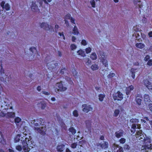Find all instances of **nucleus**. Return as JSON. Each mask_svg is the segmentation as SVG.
<instances>
[{
    "instance_id": "obj_59",
    "label": "nucleus",
    "mask_w": 152,
    "mask_h": 152,
    "mask_svg": "<svg viewBox=\"0 0 152 152\" xmlns=\"http://www.w3.org/2000/svg\"><path fill=\"white\" fill-rule=\"evenodd\" d=\"M72 74L74 76H76L77 74V71L75 69H72Z\"/></svg>"
},
{
    "instance_id": "obj_47",
    "label": "nucleus",
    "mask_w": 152,
    "mask_h": 152,
    "mask_svg": "<svg viewBox=\"0 0 152 152\" xmlns=\"http://www.w3.org/2000/svg\"><path fill=\"white\" fill-rule=\"evenodd\" d=\"M126 140L124 138H121L119 140V142L121 144H123L125 143Z\"/></svg>"
},
{
    "instance_id": "obj_29",
    "label": "nucleus",
    "mask_w": 152,
    "mask_h": 152,
    "mask_svg": "<svg viewBox=\"0 0 152 152\" xmlns=\"http://www.w3.org/2000/svg\"><path fill=\"white\" fill-rule=\"evenodd\" d=\"M64 145H58L57 147V150L59 152H62L64 149Z\"/></svg>"
},
{
    "instance_id": "obj_63",
    "label": "nucleus",
    "mask_w": 152,
    "mask_h": 152,
    "mask_svg": "<svg viewBox=\"0 0 152 152\" xmlns=\"http://www.w3.org/2000/svg\"><path fill=\"white\" fill-rule=\"evenodd\" d=\"M42 93L43 94L46 95H50V94L49 93L47 92H46L45 91H42Z\"/></svg>"
},
{
    "instance_id": "obj_54",
    "label": "nucleus",
    "mask_w": 152,
    "mask_h": 152,
    "mask_svg": "<svg viewBox=\"0 0 152 152\" xmlns=\"http://www.w3.org/2000/svg\"><path fill=\"white\" fill-rule=\"evenodd\" d=\"M58 34L60 36L59 37L61 38H63V39H65V37L64 36V34L63 32H59L58 33Z\"/></svg>"
},
{
    "instance_id": "obj_2",
    "label": "nucleus",
    "mask_w": 152,
    "mask_h": 152,
    "mask_svg": "<svg viewBox=\"0 0 152 152\" xmlns=\"http://www.w3.org/2000/svg\"><path fill=\"white\" fill-rule=\"evenodd\" d=\"M40 27L41 28L46 31H52L54 30L53 27L46 22L42 23L40 24Z\"/></svg>"
},
{
    "instance_id": "obj_39",
    "label": "nucleus",
    "mask_w": 152,
    "mask_h": 152,
    "mask_svg": "<svg viewBox=\"0 0 152 152\" xmlns=\"http://www.w3.org/2000/svg\"><path fill=\"white\" fill-rule=\"evenodd\" d=\"M143 141L145 144H148L151 142V140L150 139L146 137H145V139L143 141Z\"/></svg>"
},
{
    "instance_id": "obj_20",
    "label": "nucleus",
    "mask_w": 152,
    "mask_h": 152,
    "mask_svg": "<svg viewBox=\"0 0 152 152\" xmlns=\"http://www.w3.org/2000/svg\"><path fill=\"white\" fill-rule=\"evenodd\" d=\"M142 97L141 95L137 94L136 98V101L137 104H141Z\"/></svg>"
},
{
    "instance_id": "obj_40",
    "label": "nucleus",
    "mask_w": 152,
    "mask_h": 152,
    "mask_svg": "<svg viewBox=\"0 0 152 152\" xmlns=\"http://www.w3.org/2000/svg\"><path fill=\"white\" fill-rule=\"evenodd\" d=\"M120 113V111L118 109H116L114 111L113 115L114 117H117Z\"/></svg>"
},
{
    "instance_id": "obj_25",
    "label": "nucleus",
    "mask_w": 152,
    "mask_h": 152,
    "mask_svg": "<svg viewBox=\"0 0 152 152\" xmlns=\"http://www.w3.org/2000/svg\"><path fill=\"white\" fill-rule=\"evenodd\" d=\"M108 143L107 142L104 141L102 142L100 145L102 148L105 149L108 148Z\"/></svg>"
},
{
    "instance_id": "obj_19",
    "label": "nucleus",
    "mask_w": 152,
    "mask_h": 152,
    "mask_svg": "<svg viewBox=\"0 0 152 152\" xmlns=\"http://www.w3.org/2000/svg\"><path fill=\"white\" fill-rule=\"evenodd\" d=\"M144 99L145 104H152L150 103L151 102V99L149 98V96L147 94H145L144 96Z\"/></svg>"
},
{
    "instance_id": "obj_4",
    "label": "nucleus",
    "mask_w": 152,
    "mask_h": 152,
    "mask_svg": "<svg viewBox=\"0 0 152 152\" xmlns=\"http://www.w3.org/2000/svg\"><path fill=\"white\" fill-rule=\"evenodd\" d=\"M0 80L3 82H6L9 80L8 77L6 75L3 69L0 70Z\"/></svg>"
},
{
    "instance_id": "obj_37",
    "label": "nucleus",
    "mask_w": 152,
    "mask_h": 152,
    "mask_svg": "<svg viewBox=\"0 0 152 152\" xmlns=\"http://www.w3.org/2000/svg\"><path fill=\"white\" fill-rule=\"evenodd\" d=\"M7 116L9 118H12L14 117L15 116V114L14 113L10 112L7 114Z\"/></svg>"
},
{
    "instance_id": "obj_17",
    "label": "nucleus",
    "mask_w": 152,
    "mask_h": 152,
    "mask_svg": "<svg viewBox=\"0 0 152 152\" xmlns=\"http://www.w3.org/2000/svg\"><path fill=\"white\" fill-rule=\"evenodd\" d=\"M83 110L86 113H88L91 110L92 108L90 107V105H82Z\"/></svg>"
},
{
    "instance_id": "obj_23",
    "label": "nucleus",
    "mask_w": 152,
    "mask_h": 152,
    "mask_svg": "<svg viewBox=\"0 0 152 152\" xmlns=\"http://www.w3.org/2000/svg\"><path fill=\"white\" fill-rule=\"evenodd\" d=\"M134 89V86L132 85L126 87V94L127 96L129 95L130 93V91H131L133 90Z\"/></svg>"
},
{
    "instance_id": "obj_48",
    "label": "nucleus",
    "mask_w": 152,
    "mask_h": 152,
    "mask_svg": "<svg viewBox=\"0 0 152 152\" xmlns=\"http://www.w3.org/2000/svg\"><path fill=\"white\" fill-rule=\"evenodd\" d=\"M21 119L19 117H17L15 119V122L17 125L21 121Z\"/></svg>"
},
{
    "instance_id": "obj_64",
    "label": "nucleus",
    "mask_w": 152,
    "mask_h": 152,
    "mask_svg": "<svg viewBox=\"0 0 152 152\" xmlns=\"http://www.w3.org/2000/svg\"><path fill=\"white\" fill-rule=\"evenodd\" d=\"M59 26L58 25H56L55 27V29L56 32H57L58 31V29L59 28Z\"/></svg>"
},
{
    "instance_id": "obj_57",
    "label": "nucleus",
    "mask_w": 152,
    "mask_h": 152,
    "mask_svg": "<svg viewBox=\"0 0 152 152\" xmlns=\"http://www.w3.org/2000/svg\"><path fill=\"white\" fill-rule=\"evenodd\" d=\"M124 148L127 150H128L130 148V147L128 145H125L124 146Z\"/></svg>"
},
{
    "instance_id": "obj_58",
    "label": "nucleus",
    "mask_w": 152,
    "mask_h": 152,
    "mask_svg": "<svg viewBox=\"0 0 152 152\" xmlns=\"http://www.w3.org/2000/svg\"><path fill=\"white\" fill-rule=\"evenodd\" d=\"M77 99H73L72 100V103H70V104H76L77 103H76V102L77 101Z\"/></svg>"
},
{
    "instance_id": "obj_33",
    "label": "nucleus",
    "mask_w": 152,
    "mask_h": 152,
    "mask_svg": "<svg viewBox=\"0 0 152 152\" xmlns=\"http://www.w3.org/2000/svg\"><path fill=\"white\" fill-rule=\"evenodd\" d=\"M20 134H18L14 138V142L16 143L19 142L20 140Z\"/></svg>"
},
{
    "instance_id": "obj_24",
    "label": "nucleus",
    "mask_w": 152,
    "mask_h": 152,
    "mask_svg": "<svg viewBox=\"0 0 152 152\" xmlns=\"http://www.w3.org/2000/svg\"><path fill=\"white\" fill-rule=\"evenodd\" d=\"M140 34H141V36H142V34L140 32L139 33L138 32H136L133 34L132 36L133 37H135L136 38V39H137V41L138 42H140L141 41V39L139 38L140 37Z\"/></svg>"
},
{
    "instance_id": "obj_42",
    "label": "nucleus",
    "mask_w": 152,
    "mask_h": 152,
    "mask_svg": "<svg viewBox=\"0 0 152 152\" xmlns=\"http://www.w3.org/2000/svg\"><path fill=\"white\" fill-rule=\"evenodd\" d=\"M138 120L137 119L132 118L130 121V122L132 123H137L138 122Z\"/></svg>"
},
{
    "instance_id": "obj_6",
    "label": "nucleus",
    "mask_w": 152,
    "mask_h": 152,
    "mask_svg": "<svg viewBox=\"0 0 152 152\" xmlns=\"http://www.w3.org/2000/svg\"><path fill=\"white\" fill-rule=\"evenodd\" d=\"M113 97L115 101H121L123 99V94L119 91L113 95Z\"/></svg>"
},
{
    "instance_id": "obj_1",
    "label": "nucleus",
    "mask_w": 152,
    "mask_h": 152,
    "mask_svg": "<svg viewBox=\"0 0 152 152\" xmlns=\"http://www.w3.org/2000/svg\"><path fill=\"white\" fill-rule=\"evenodd\" d=\"M63 82L61 81L56 83L55 90L56 93H59L60 92L64 91L66 90V87L63 85Z\"/></svg>"
},
{
    "instance_id": "obj_22",
    "label": "nucleus",
    "mask_w": 152,
    "mask_h": 152,
    "mask_svg": "<svg viewBox=\"0 0 152 152\" xmlns=\"http://www.w3.org/2000/svg\"><path fill=\"white\" fill-rule=\"evenodd\" d=\"M20 140L23 142V141L27 142V135L26 134L22 133L20 134Z\"/></svg>"
},
{
    "instance_id": "obj_62",
    "label": "nucleus",
    "mask_w": 152,
    "mask_h": 152,
    "mask_svg": "<svg viewBox=\"0 0 152 152\" xmlns=\"http://www.w3.org/2000/svg\"><path fill=\"white\" fill-rule=\"evenodd\" d=\"M86 126L88 127H89L90 125V122L89 121H86Z\"/></svg>"
},
{
    "instance_id": "obj_49",
    "label": "nucleus",
    "mask_w": 152,
    "mask_h": 152,
    "mask_svg": "<svg viewBox=\"0 0 152 152\" xmlns=\"http://www.w3.org/2000/svg\"><path fill=\"white\" fill-rule=\"evenodd\" d=\"M65 79L68 81L69 84H72L73 83V81L70 79V78L69 77H65Z\"/></svg>"
},
{
    "instance_id": "obj_28",
    "label": "nucleus",
    "mask_w": 152,
    "mask_h": 152,
    "mask_svg": "<svg viewBox=\"0 0 152 152\" xmlns=\"http://www.w3.org/2000/svg\"><path fill=\"white\" fill-rule=\"evenodd\" d=\"M135 45L137 48L139 49H142L145 46V45L142 43H137Z\"/></svg>"
},
{
    "instance_id": "obj_13",
    "label": "nucleus",
    "mask_w": 152,
    "mask_h": 152,
    "mask_svg": "<svg viewBox=\"0 0 152 152\" xmlns=\"http://www.w3.org/2000/svg\"><path fill=\"white\" fill-rule=\"evenodd\" d=\"M27 145L29 146V147L31 148H33L34 146V142L31 139V138L30 136L27 135V142L25 141Z\"/></svg>"
},
{
    "instance_id": "obj_50",
    "label": "nucleus",
    "mask_w": 152,
    "mask_h": 152,
    "mask_svg": "<svg viewBox=\"0 0 152 152\" xmlns=\"http://www.w3.org/2000/svg\"><path fill=\"white\" fill-rule=\"evenodd\" d=\"M73 114L74 116L77 117L78 116V113L77 110H75L73 112Z\"/></svg>"
},
{
    "instance_id": "obj_34",
    "label": "nucleus",
    "mask_w": 152,
    "mask_h": 152,
    "mask_svg": "<svg viewBox=\"0 0 152 152\" xmlns=\"http://www.w3.org/2000/svg\"><path fill=\"white\" fill-rule=\"evenodd\" d=\"M105 96L104 93L100 94L98 96L99 100L101 102L102 101Z\"/></svg>"
},
{
    "instance_id": "obj_7",
    "label": "nucleus",
    "mask_w": 152,
    "mask_h": 152,
    "mask_svg": "<svg viewBox=\"0 0 152 152\" xmlns=\"http://www.w3.org/2000/svg\"><path fill=\"white\" fill-rule=\"evenodd\" d=\"M58 65L56 61H52L50 62H48L47 64V66L48 68L50 69H52L55 68Z\"/></svg>"
},
{
    "instance_id": "obj_41",
    "label": "nucleus",
    "mask_w": 152,
    "mask_h": 152,
    "mask_svg": "<svg viewBox=\"0 0 152 152\" xmlns=\"http://www.w3.org/2000/svg\"><path fill=\"white\" fill-rule=\"evenodd\" d=\"M137 69H131V72H132L131 76L133 79L135 77V70H136Z\"/></svg>"
},
{
    "instance_id": "obj_51",
    "label": "nucleus",
    "mask_w": 152,
    "mask_h": 152,
    "mask_svg": "<svg viewBox=\"0 0 152 152\" xmlns=\"http://www.w3.org/2000/svg\"><path fill=\"white\" fill-rule=\"evenodd\" d=\"M16 149L19 151H21L22 149L23 148L20 145H18L16 146Z\"/></svg>"
},
{
    "instance_id": "obj_21",
    "label": "nucleus",
    "mask_w": 152,
    "mask_h": 152,
    "mask_svg": "<svg viewBox=\"0 0 152 152\" xmlns=\"http://www.w3.org/2000/svg\"><path fill=\"white\" fill-rule=\"evenodd\" d=\"M124 133V132L122 130H119L115 133V136L117 138H119L123 136Z\"/></svg>"
},
{
    "instance_id": "obj_31",
    "label": "nucleus",
    "mask_w": 152,
    "mask_h": 152,
    "mask_svg": "<svg viewBox=\"0 0 152 152\" xmlns=\"http://www.w3.org/2000/svg\"><path fill=\"white\" fill-rule=\"evenodd\" d=\"M90 57L93 60H96L97 58V55L95 53H92L90 55Z\"/></svg>"
},
{
    "instance_id": "obj_45",
    "label": "nucleus",
    "mask_w": 152,
    "mask_h": 152,
    "mask_svg": "<svg viewBox=\"0 0 152 152\" xmlns=\"http://www.w3.org/2000/svg\"><path fill=\"white\" fill-rule=\"evenodd\" d=\"M88 42L85 39H82L81 42V44L84 46H86L88 44Z\"/></svg>"
},
{
    "instance_id": "obj_5",
    "label": "nucleus",
    "mask_w": 152,
    "mask_h": 152,
    "mask_svg": "<svg viewBox=\"0 0 152 152\" xmlns=\"http://www.w3.org/2000/svg\"><path fill=\"white\" fill-rule=\"evenodd\" d=\"M136 133V137L138 140L142 141L145 139L146 135L142 131H139L137 132Z\"/></svg>"
},
{
    "instance_id": "obj_38",
    "label": "nucleus",
    "mask_w": 152,
    "mask_h": 152,
    "mask_svg": "<svg viewBox=\"0 0 152 152\" xmlns=\"http://www.w3.org/2000/svg\"><path fill=\"white\" fill-rule=\"evenodd\" d=\"M69 131L72 134H75L76 132V130L73 127H71L69 129Z\"/></svg>"
},
{
    "instance_id": "obj_35",
    "label": "nucleus",
    "mask_w": 152,
    "mask_h": 152,
    "mask_svg": "<svg viewBox=\"0 0 152 152\" xmlns=\"http://www.w3.org/2000/svg\"><path fill=\"white\" fill-rule=\"evenodd\" d=\"M77 53L78 54V55L82 57H84L85 56V52L81 50H79L77 51Z\"/></svg>"
},
{
    "instance_id": "obj_3",
    "label": "nucleus",
    "mask_w": 152,
    "mask_h": 152,
    "mask_svg": "<svg viewBox=\"0 0 152 152\" xmlns=\"http://www.w3.org/2000/svg\"><path fill=\"white\" fill-rule=\"evenodd\" d=\"M29 50L31 54V55L29 56V60L32 61L35 59H36V55H37V51L36 48L34 47H31L30 48Z\"/></svg>"
},
{
    "instance_id": "obj_10",
    "label": "nucleus",
    "mask_w": 152,
    "mask_h": 152,
    "mask_svg": "<svg viewBox=\"0 0 152 152\" xmlns=\"http://www.w3.org/2000/svg\"><path fill=\"white\" fill-rule=\"evenodd\" d=\"M45 127L44 126L34 127V130L37 132L39 133L42 135H44L45 134Z\"/></svg>"
},
{
    "instance_id": "obj_18",
    "label": "nucleus",
    "mask_w": 152,
    "mask_h": 152,
    "mask_svg": "<svg viewBox=\"0 0 152 152\" xmlns=\"http://www.w3.org/2000/svg\"><path fill=\"white\" fill-rule=\"evenodd\" d=\"M120 148L122 147L117 144L114 143L113 145L112 148L115 152H119Z\"/></svg>"
},
{
    "instance_id": "obj_52",
    "label": "nucleus",
    "mask_w": 152,
    "mask_h": 152,
    "mask_svg": "<svg viewBox=\"0 0 152 152\" xmlns=\"http://www.w3.org/2000/svg\"><path fill=\"white\" fill-rule=\"evenodd\" d=\"M115 75V74L113 72H110L108 75L107 77L108 78H111L114 77Z\"/></svg>"
},
{
    "instance_id": "obj_27",
    "label": "nucleus",
    "mask_w": 152,
    "mask_h": 152,
    "mask_svg": "<svg viewBox=\"0 0 152 152\" xmlns=\"http://www.w3.org/2000/svg\"><path fill=\"white\" fill-rule=\"evenodd\" d=\"M99 68V66L97 64H93L90 67L91 69L93 71H95L98 70Z\"/></svg>"
},
{
    "instance_id": "obj_32",
    "label": "nucleus",
    "mask_w": 152,
    "mask_h": 152,
    "mask_svg": "<svg viewBox=\"0 0 152 152\" xmlns=\"http://www.w3.org/2000/svg\"><path fill=\"white\" fill-rule=\"evenodd\" d=\"M72 33L74 35H77L79 34L78 29L76 26H74L72 30Z\"/></svg>"
},
{
    "instance_id": "obj_8",
    "label": "nucleus",
    "mask_w": 152,
    "mask_h": 152,
    "mask_svg": "<svg viewBox=\"0 0 152 152\" xmlns=\"http://www.w3.org/2000/svg\"><path fill=\"white\" fill-rule=\"evenodd\" d=\"M100 59L103 65L105 67H107L108 66L107 61V56H105L104 53H102L101 55Z\"/></svg>"
},
{
    "instance_id": "obj_56",
    "label": "nucleus",
    "mask_w": 152,
    "mask_h": 152,
    "mask_svg": "<svg viewBox=\"0 0 152 152\" xmlns=\"http://www.w3.org/2000/svg\"><path fill=\"white\" fill-rule=\"evenodd\" d=\"M77 144L76 143H72L71 145V147L72 148H76Z\"/></svg>"
},
{
    "instance_id": "obj_36",
    "label": "nucleus",
    "mask_w": 152,
    "mask_h": 152,
    "mask_svg": "<svg viewBox=\"0 0 152 152\" xmlns=\"http://www.w3.org/2000/svg\"><path fill=\"white\" fill-rule=\"evenodd\" d=\"M48 102V101L47 99H40L39 100V102H40L39 104H41L44 105L47 104Z\"/></svg>"
},
{
    "instance_id": "obj_60",
    "label": "nucleus",
    "mask_w": 152,
    "mask_h": 152,
    "mask_svg": "<svg viewBox=\"0 0 152 152\" xmlns=\"http://www.w3.org/2000/svg\"><path fill=\"white\" fill-rule=\"evenodd\" d=\"M147 64L148 65H149V66H151L152 65V60L151 59L150 60L148 61Z\"/></svg>"
},
{
    "instance_id": "obj_53",
    "label": "nucleus",
    "mask_w": 152,
    "mask_h": 152,
    "mask_svg": "<svg viewBox=\"0 0 152 152\" xmlns=\"http://www.w3.org/2000/svg\"><path fill=\"white\" fill-rule=\"evenodd\" d=\"M70 48L72 50H74L76 49L77 46L75 44H72L71 45Z\"/></svg>"
},
{
    "instance_id": "obj_9",
    "label": "nucleus",
    "mask_w": 152,
    "mask_h": 152,
    "mask_svg": "<svg viewBox=\"0 0 152 152\" xmlns=\"http://www.w3.org/2000/svg\"><path fill=\"white\" fill-rule=\"evenodd\" d=\"M42 120V119L41 118L32 120L31 121V125L33 126H39V124H41Z\"/></svg>"
},
{
    "instance_id": "obj_15",
    "label": "nucleus",
    "mask_w": 152,
    "mask_h": 152,
    "mask_svg": "<svg viewBox=\"0 0 152 152\" xmlns=\"http://www.w3.org/2000/svg\"><path fill=\"white\" fill-rule=\"evenodd\" d=\"M0 4L3 9H5L7 11L10 10V6L8 3H5V2L3 1L1 2Z\"/></svg>"
},
{
    "instance_id": "obj_61",
    "label": "nucleus",
    "mask_w": 152,
    "mask_h": 152,
    "mask_svg": "<svg viewBox=\"0 0 152 152\" xmlns=\"http://www.w3.org/2000/svg\"><path fill=\"white\" fill-rule=\"evenodd\" d=\"M149 56L148 55H147L144 58V60L145 61H147L148 59H149Z\"/></svg>"
},
{
    "instance_id": "obj_43",
    "label": "nucleus",
    "mask_w": 152,
    "mask_h": 152,
    "mask_svg": "<svg viewBox=\"0 0 152 152\" xmlns=\"http://www.w3.org/2000/svg\"><path fill=\"white\" fill-rule=\"evenodd\" d=\"M85 50L86 53V54H88L91 51L92 48L90 47H88L86 48Z\"/></svg>"
},
{
    "instance_id": "obj_14",
    "label": "nucleus",
    "mask_w": 152,
    "mask_h": 152,
    "mask_svg": "<svg viewBox=\"0 0 152 152\" xmlns=\"http://www.w3.org/2000/svg\"><path fill=\"white\" fill-rule=\"evenodd\" d=\"M141 1L140 0H134L133 1V3L136 8L140 9L143 6Z\"/></svg>"
},
{
    "instance_id": "obj_12",
    "label": "nucleus",
    "mask_w": 152,
    "mask_h": 152,
    "mask_svg": "<svg viewBox=\"0 0 152 152\" xmlns=\"http://www.w3.org/2000/svg\"><path fill=\"white\" fill-rule=\"evenodd\" d=\"M31 7L32 10L34 12H38L39 10L38 8V7L36 4L35 1H33L32 2L31 5Z\"/></svg>"
},
{
    "instance_id": "obj_30",
    "label": "nucleus",
    "mask_w": 152,
    "mask_h": 152,
    "mask_svg": "<svg viewBox=\"0 0 152 152\" xmlns=\"http://www.w3.org/2000/svg\"><path fill=\"white\" fill-rule=\"evenodd\" d=\"M84 62L86 65L89 66L91 64V61L88 58H86L84 60Z\"/></svg>"
},
{
    "instance_id": "obj_11",
    "label": "nucleus",
    "mask_w": 152,
    "mask_h": 152,
    "mask_svg": "<svg viewBox=\"0 0 152 152\" xmlns=\"http://www.w3.org/2000/svg\"><path fill=\"white\" fill-rule=\"evenodd\" d=\"M144 84L152 92V85L151 83L148 80H143Z\"/></svg>"
},
{
    "instance_id": "obj_44",
    "label": "nucleus",
    "mask_w": 152,
    "mask_h": 152,
    "mask_svg": "<svg viewBox=\"0 0 152 152\" xmlns=\"http://www.w3.org/2000/svg\"><path fill=\"white\" fill-rule=\"evenodd\" d=\"M85 142V140H82L79 142V145L78 146V148L80 149H82L81 147H82V145L83 143Z\"/></svg>"
},
{
    "instance_id": "obj_26",
    "label": "nucleus",
    "mask_w": 152,
    "mask_h": 152,
    "mask_svg": "<svg viewBox=\"0 0 152 152\" xmlns=\"http://www.w3.org/2000/svg\"><path fill=\"white\" fill-rule=\"evenodd\" d=\"M148 145L146 146L144 149L142 150V152H152V147L151 146Z\"/></svg>"
},
{
    "instance_id": "obj_46",
    "label": "nucleus",
    "mask_w": 152,
    "mask_h": 152,
    "mask_svg": "<svg viewBox=\"0 0 152 152\" xmlns=\"http://www.w3.org/2000/svg\"><path fill=\"white\" fill-rule=\"evenodd\" d=\"M95 0H91L90 1V3L92 7L94 8L95 7Z\"/></svg>"
},
{
    "instance_id": "obj_55",
    "label": "nucleus",
    "mask_w": 152,
    "mask_h": 152,
    "mask_svg": "<svg viewBox=\"0 0 152 152\" xmlns=\"http://www.w3.org/2000/svg\"><path fill=\"white\" fill-rule=\"evenodd\" d=\"M72 18L71 16V15L69 14H67L65 17V19L66 20L67 19H70Z\"/></svg>"
},
{
    "instance_id": "obj_16",
    "label": "nucleus",
    "mask_w": 152,
    "mask_h": 152,
    "mask_svg": "<svg viewBox=\"0 0 152 152\" xmlns=\"http://www.w3.org/2000/svg\"><path fill=\"white\" fill-rule=\"evenodd\" d=\"M22 143L23 145L22 148L24 152L29 151L30 150V148L29 147V146L27 145L26 142L23 141V142H22Z\"/></svg>"
}]
</instances>
